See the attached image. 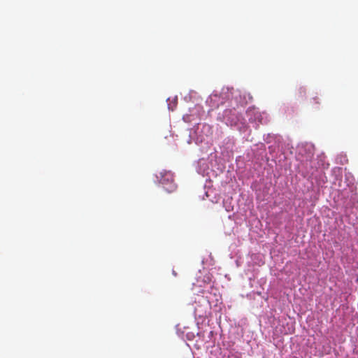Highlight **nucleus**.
Returning a JSON list of instances; mask_svg holds the SVG:
<instances>
[{
	"label": "nucleus",
	"instance_id": "f257e3e1",
	"mask_svg": "<svg viewBox=\"0 0 358 358\" xmlns=\"http://www.w3.org/2000/svg\"><path fill=\"white\" fill-rule=\"evenodd\" d=\"M159 182L164 185V187L169 192L173 191L176 186L173 182V176L171 171H164L159 173L157 176Z\"/></svg>",
	"mask_w": 358,
	"mask_h": 358
}]
</instances>
